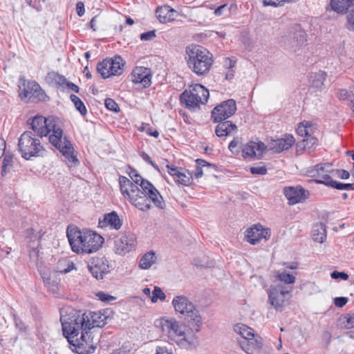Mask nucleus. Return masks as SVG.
Listing matches in <instances>:
<instances>
[{
  "label": "nucleus",
  "instance_id": "obj_62",
  "mask_svg": "<svg viewBox=\"0 0 354 354\" xmlns=\"http://www.w3.org/2000/svg\"><path fill=\"white\" fill-rule=\"evenodd\" d=\"M76 11H77V14L80 17H82V16L84 15V12H85V9H84V3L82 1H79V2L77 3V4H76Z\"/></svg>",
  "mask_w": 354,
  "mask_h": 354
},
{
  "label": "nucleus",
  "instance_id": "obj_63",
  "mask_svg": "<svg viewBox=\"0 0 354 354\" xmlns=\"http://www.w3.org/2000/svg\"><path fill=\"white\" fill-rule=\"evenodd\" d=\"M241 143V142L240 141V139L239 138H235L230 142L228 145V149H230V151L233 152L234 149H235Z\"/></svg>",
  "mask_w": 354,
  "mask_h": 354
},
{
  "label": "nucleus",
  "instance_id": "obj_11",
  "mask_svg": "<svg viewBox=\"0 0 354 354\" xmlns=\"http://www.w3.org/2000/svg\"><path fill=\"white\" fill-rule=\"evenodd\" d=\"M84 331L79 336L71 337L68 339L72 350L78 354H89L94 353L96 346L93 342V337L89 332Z\"/></svg>",
  "mask_w": 354,
  "mask_h": 354
},
{
  "label": "nucleus",
  "instance_id": "obj_46",
  "mask_svg": "<svg viewBox=\"0 0 354 354\" xmlns=\"http://www.w3.org/2000/svg\"><path fill=\"white\" fill-rule=\"evenodd\" d=\"M277 278L286 284H292L295 281V277L292 274L287 273L285 271L279 272L277 274Z\"/></svg>",
  "mask_w": 354,
  "mask_h": 354
},
{
  "label": "nucleus",
  "instance_id": "obj_59",
  "mask_svg": "<svg viewBox=\"0 0 354 354\" xmlns=\"http://www.w3.org/2000/svg\"><path fill=\"white\" fill-rule=\"evenodd\" d=\"M263 6L277 7L281 5V3H284L283 0H263Z\"/></svg>",
  "mask_w": 354,
  "mask_h": 354
},
{
  "label": "nucleus",
  "instance_id": "obj_27",
  "mask_svg": "<svg viewBox=\"0 0 354 354\" xmlns=\"http://www.w3.org/2000/svg\"><path fill=\"white\" fill-rule=\"evenodd\" d=\"M87 315H89V324L90 330L94 327H103L106 324V319L108 318L104 314L100 312H88Z\"/></svg>",
  "mask_w": 354,
  "mask_h": 354
},
{
  "label": "nucleus",
  "instance_id": "obj_24",
  "mask_svg": "<svg viewBox=\"0 0 354 354\" xmlns=\"http://www.w3.org/2000/svg\"><path fill=\"white\" fill-rule=\"evenodd\" d=\"M239 345L243 351L248 354H252L253 349L258 350L263 346V339L257 335L255 337L244 339L239 341Z\"/></svg>",
  "mask_w": 354,
  "mask_h": 354
},
{
  "label": "nucleus",
  "instance_id": "obj_28",
  "mask_svg": "<svg viewBox=\"0 0 354 354\" xmlns=\"http://www.w3.org/2000/svg\"><path fill=\"white\" fill-rule=\"evenodd\" d=\"M311 236L314 241L323 243L326 238V227L323 223H315L312 228Z\"/></svg>",
  "mask_w": 354,
  "mask_h": 354
},
{
  "label": "nucleus",
  "instance_id": "obj_40",
  "mask_svg": "<svg viewBox=\"0 0 354 354\" xmlns=\"http://www.w3.org/2000/svg\"><path fill=\"white\" fill-rule=\"evenodd\" d=\"M318 140L311 134L304 138L302 141L297 143V147L304 149H311L317 145Z\"/></svg>",
  "mask_w": 354,
  "mask_h": 354
},
{
  "label": "nucleus",
  "instance_id": "obj_12",
  "mask_svg": "<svg viewBox=\"0 0 354 354\" xmlns=\"http://www.w3.org/2000/svg\"><path fill=\"white\" fill-rule=\"evenodd\" d=\"M236 111L234 100L229 99L216 106L211 113V119L214 122H221L233 115Z\"/></svg>",
  "mask_w": 354,
  "mask_h": 354
},
{
  "label": "nucleus",
  "instance_id": "obj_4",
  "mask_svg": "<svg viewBox=\"0 0 354 354\" xmlns=\"http://www.w3.org/2000/svg\"><path fill=\"white\" fill-rule=\"evenodd\" d=\"M188 56V67L197 75L204 76L208 73L213 64L212 55L203 47L194 45L186 48Z\"/></svg>",
  "mask_w": 354,
  "mask_h": 354
},
{
  "label": "nucleus",
  "instance_id": "obj_5",
  "mask_svg": "<svg viewBox=\"0 0 354 354\" xmlns=\"http://www.w3.org/2000/svg\"><path fill=\"white\" fill-rule=\"evenodd\" d=\"M89 317L86 312L81 310L61 317L63 335L67 340L72 336H79L83 332L90 330Z\"/></svg>",
  "mask_w": 354,
  "mask_h": 354
},
{
  "label": "nucleus",
  "instance_id": "obj_57",
  "mask_svg": "<svg viewBox=\"0 0 354 354\" xmlns=\"http://www.w3.org/2000/svg\"><path fill=\"white\" fill-rule=\"evenodd\" d=\"M156 37V30H150L143 32L140 35V39L142 41H149Z\"/></svg>",
  "mask_w": 354,
  "mask_h": 354
},
{
  "label": "nucleus",
  "instance_id": "obj_13",
  "mask_svg": "<svg viewBox=\"0 0 354 354\" xmlns=\"http://www.w3.org/2000/svg\"><path fill=\"white\" fill-rule=\"evenodd\" d=\"M24 88L19 86V96L21 99L28 97L29 99L36 100L37 101L46 102L48 100V96L41 89L39 84L35 81H29L26 84L24 80Z\"/></svg>",
  "mask_w": 354,
  "mask_h": 354
},
{
  "label": "nucleus",
  "instance_id": "obj_15",
  "mask_svg": "<svg viewBox=\"0 0 354 354\" xmlns=\"http://www.w3.org/2000/svg\"><path fill=\"white\" fill-rule=\"evenodd\" d=\"M140 187H141L143 194L149 198V201H151L156 207L160 209H165L166 205L162 196L150 181L148 180H142V183H140Z\"/></svg>",
  "mask_w": 354,
  "mask_h": 354
},
{
  "label": "nucleus",
  "instance_id": "obj_32",
  "mask_svg": "<svg viewBox=\"0 0 354 354\" xmlns=\"http://www.w3.org/2000/svg\"><path fill=\"white\" fill-rule=\"evenodd\" d=\"M331 8L338 13H345L350 7L354 6V0H331Z\"/></svg>",
  "mask_w": 354,
  "mask_h": 354
},
{
  "label": "nucleus",
  "instance_id": "obj_36",
  "mask_svg": "<svg viewBox=\"0 0 354 354\" xmlns=\"http://www.w3.org/2000/svg\"><path fill=\"white\" fill-rule=\"evenodd\" d=\"M156 259V254L151 251L145 254L140 260L139 266L142 269H149Z\"/></svg>",
  "mask_w": 354,
  "mask_h": 354
},
{
  "label": "nucleus",
  "instance_id": "obj_3",
  "mask_svg": "<svg viewBox=\"0 0 354 354\" xmlns=\"http://www.w3.org/2000/svg\"><path fill=\"white\" fill-rule=\"evenodd\" d=\"M66 236L73 252L77 254H91L102 245L104 239L91 230L67 229Z\"/></svg>",
  "mask_w": 354,
  "mask_h": 354
},
{
  "label": "nucleus",
  "instance_id": "obj_56",
  "mask_svg": "<svg viewBox=\"0 0 354 354\" xmlns=\"http://www.w3.org/2000/svg\"><path fill=\"white\" fill-rule=\"evenodd\" d=\"M140 156L145 162L151 165L156 170L159 171L158 166L151 160L150 156L145 151L141 152Z\"/></svg>",
  "mask_w": 354,
  "mask_h": 354
},
{
  "label": "nucleus",
  "instance_id": "obj_51",
  "mask_svg": "<svg viewBox=\"0 0 354 354\" xmlns=\"http://www.w3.org/2000/svg\"><path fill=\"white\" fill-rule=\"evenodd\" d=\"M346 28L350 31H354V9L347 15Z\"/></svg>",
  "mask_w": 354,
  "mask_h": 354
},
{
  "label": "nucleus",
  "instance_id": "obj_55",
  "mask_svg": "<svg viewBox=\"0 0 354 354\" xmlns=\"http://www.w3.org/2000/svg\"><path fill=\"white\" fill-rule=\"evenodd\" d=\"M330 277L333 279H341L343 280H347L348 279V274L344 272H339L337 270L333 271L330 274Z\"/></svg>",
  "mask_w": 354,
  "mask_h": 354
},
{
  "label": "nucleus",
  "instance_id": "obj_2",
  "mask_svg": "<svg viewBox=\"0 0 354 354\" xmlns=\"http://www.w3.org/2000/svg\"><path fill=\"white\" fill-rule=\"evenodd\" d=\"M160 324L162 331L181 348L194 350L199 346V331H196L195 324L186 325L174 318L162 319Z\"/></svg>",
  "mask_w": 354,
  "mask_h": 354
},
{
  "label": "nucleus",
  "instance_id": "obj_60",
  "mask_svg": "<svg viewBox=\"0 0 354 354\" xmlns=\"http://www.w3.org/2000/svg\"><path fill=\"white\" fill-rule=\"evenodd\" d=\"M64 88L74 91L75 93H79L80 88L73 82H68L66 79V83H64Z\"/></svg>",
  "mask_w": 354,
  "mask_h": 354
},
{
  "label": "nucleus",
  "instance_id": "obj_21",
  "mask_svg": "<svg viewBox=\"0 0 354 354\" xmlns=\"http://www.w3.org/2000/svg\"><path fill=\"white\" fill-rule=\"evenodd\" d=\"M45 232L39 231L35 232L33 228H28L26 230V237L28 240V247L30 248V255L38 257L40 240Z\"/></svg>",
  "mask_w": 354,
  "mask_h": 354
},
{
  "label": "nucleus",
  "instance_id": "obj_58",
  "mask_svg": "<svg viewBox=\"0 0 354 354\" xmlns=\"http://www.w3.org/2000/svg\"><path fill=\"white\" fill-rule=\"evenodd\" d=\"M348 299L344 297H335L334 299V304L337 307L342 308L348 302Z\"/></svg>",
  "mask_w": 354,
  "mask_h": 354
},
{
  "label": "nucleus",
  "instance_id": "obj_22",
  "mask_svg": "<svg viewBox=\"0 0 354 354\" xmlns=\"http://www.w3.org/2000/svg\"><path fill=\"white\" fill-rule=\"evenodd\" d=\"M156 15L160 23L166 24L174 21L178 12L170 6L164 5L156 9Z\"/></svg>",
  "mask_w": 354,
  "mask_h": 354
},
{
  "label": "nucleus",
  "instance_id": "obj_9",
  "mask_svg": "<svg viewBox=\"0 0 354 354\" xmlns=\"http://www.w3.org/2000/svg\"><path fill=\"white\" fill-rule=\"evenodd\" d=\"M306 41L307 34L299 24L290 27L281 39L285 48L293 52H296L302 47Z\"/></svg>",
  "mask_w": 354,
  "mask_h": 354
},
{
  "label": "nucleus",
  "instance_id": "obj_33",
  "mask_svg": "<svg viewBox=\"0 0 354 354\" xmlns=\"http://www.w3.org/2000/svg\"><path fill=\"white\" fill-rule=\"evenodd\" d=\"M261 225L260 224L255 225L254 227H250L246 231L245 238L248 242L252 245L257 244L261 241L259 234L261 232Z\"/></svg>",
  "mask_w": 354,
  "mask_h": 354
},
{
  "label": "nucleus",
  "instance_id": "obj_7",
  "mask_svg": "<svg viewBox=\"0 0 354 354\" xmlns=\"http://www.w3.org/2000/svg\"><path fill=\"white\" fill-rule=\"evenodd\" d=\"M209 91L201 84H195L185 89L180 95V104L190 111L199 110L209 99Z\"/></svg>",
  "mask_w": 354,
  "mask_h": 354
},
{
  "label": "nucleus",
  "instance_id": "obj_25",
  "mask_svg": "<svg viewBox=\"0 0 354 354\" xmlns=\"http://www.w3.org/2000/svg\"><path fill=\"white\" fill-rule=\"evenodd\" d=\"M295 140L292 135L287 134L283 138H279L273 140L272 149L274 152L280 153L284 150L288 149L295 143Z\"/></svg>",
  "mask_w": 354,
  "mask_h": 354
},
{
  "label": "nucleus",
  "instance_id": "obj_50",
  "mask_svg": "<svg viewBox=\"0 0 354 354\" xmlns=\"http://www.w3.org/2000/svg\"><path fill=\"white\" fill-rule=\"evenodd\" d=\"M309 129H310V127H308V125H305L302 122L298 125V127L297 129V133L299 136L306 138L308 136L310 135Z\"/></svg>",
  "mask_w": 354,
  "mask_h": 354
},
{
  "label": "nucleus",
  "instance_id": "obj_43",
  "mask_svg": "<svg viewBox=\"0 0 354 354\" xmlns=\"http://www.w3.org/2000/svg\"><path fill=\"white\" fill-rule=\"evenodd\" d=\"M255 148L256 142H251L245 145L242 149L243 158H246L248 157H254L256 156Z\"/></svg>",
  "mask_w": 354,
  "mask_h": 354
},
{
  "label": "nucleus",
  "instance_id": "obj_6",
  "mask_svg": "<svg viewBox=\"0 0 354 354\" xmlns=\"http://www.w3.org/2000/svg\"><path fill=\"white\" fill-rule=\"evenodd\" d=\"M176 313L185 317L189 324L196 325V331H200L203 324L202 317L195 305L185 295L175 296L171 301Z\"/></svg>",
  "mask_w": 354,
  "mask_h": 354
},
{
  "label": "nucleus",
  "instance_id": "obj_53",
  "mask_svg": "<svg viewBox=\"0 0 354 354\" xmlns=\"http://www.w3.org/2000/svg\"><path fill=\"white\" fill-rule=\"evenodd\" d=\"M96 296L98 297V299L104 302L109 303L111 301H113L115 299V297L113 296H111L109 295L108 293H105L104 292H98L96 294Z\"/></svg>",
  "mask_w": 354,
  "mask_h": 354
},
{
  "label": "nucleus",
  "instance_id": "obj_8",
  "mask_svg": "<svg viewBox=\"0 0 354 354\" xmlns=\"http://www.w3.org/2000/svg\"><path fill=\"white\" fill-rule=\"evenodd\" d=\"M18 149L26 160L32 157L42 156L45 151L40 140L34 137L32 131L24 132L18 140Z\"/></svg>",
  "mask_w": 354,
  "mask_h": 354
},
{
  "label": "nucleus",
  "instance_id": "obj_35",
  "mask_svg": "<svg viewBox=\"0 0 354 354\" xmlns=\"http://www.w3.org/2000/svg\"><path fill=\"white\" fill-rule=\"evenodd\" d=\"M46 81L49 84H55L57 87L64 88V83H66V77L59 75L55 71L49 72L46 77Z\"/></svg>",
  "mask_w": 354,
  "mask_h": 354
},
{
  "label": "nucleus",
  "instance_id": "obj_64",
  "mask_svg": "<svg viewBox=\"0 0 354 354\" xmlns=\"http://www.w3.org/2000/svg\"><path fill=\"white\" fill-rule=\"evenodd\" d=\"M346 326L347 328H354V314L348 315Z\"/></svg>",
  "mask_w": 354,
  "mask_h": 354
},
{
  "label": "nucleus",
  "instance_id": "obj_10",
  "mask_svg": "<svg viewBox=\"0 0 354 354\" xmlns=\"http://www.w3.org/2000/svg\"><path fill=\"white\" fill-rule=\"evenodd\" d=\"M292 290H288L284 285L271 286L268 291V303L277 311H282L286 301L291 297Z\"/></svg>",
  "mask_w": 354,
  "mask_h": 354
},
{
  "label": "nucleus",
  "instance_id": "obj_42",
  "mask_svg": "<svg viewBox=\"0 0 354 354\" xmlns=\"http://www.w3.org/2000/svg\"><path fill=\"white\" fill-rule=\"evenodd\" d=\"M13 156L6 153L3 160V165L1 168V175L5 176L12 167Z\"/></svg>",
  "mask_w": 354,
  "mask_h": 354
},
{
  "label": "nucleus",
  "instance_id": "obj_44",
  "mask_svg": "<svg viewBox=\"0 0 354 354\" xmlns=\"http://www.w3.org/2000/svg\"><path fill=\"white\" fill-rule=\"evenodd\" d=\"M329 187L338 190H354V183H343L334 180L330 182Z\"/></svg>",
  "mask_w": 354,
  "mask_h": 354
},
{
  "label": "nucleus",
  "instance_id": "obj_39",
  "mask_svg": "<svg viewBox=\"0 0 354 354\" xmlns=\"http://www.w3.org/2000/svg\"><path fill=\"white\" fill-rule=\"evenodd\" d=\"M109 63V59L106 58L100 62L97 65V71L103 79L110 77Z\"/></svg>",
  "mask_w": 354,
  "mask_h": 354
},
{
  "label": "nucleus",
  "instance_id": "obj_18",
  "mask_svg": "<svg viewBox=\"0 0 354 354\" xmlns=\"http://www.w3.org/2000/svg\"><path fill=\"white\" fill-rule=\"evenodd\" d=\"M120 188L122 194L124 198H128L131 202V197L132 192H135L133 195H136V198L142 197L144 196L142 190L138 187L134 185L128 178L121 176L119 178Z\"/></svg>",
  "mask_w": 354,
  "mask_h": 354
},
{
  "label": "nucleus",
  "instance_id": "obj_34",
  "mask_svg": "<svg viewBox=\"0 0 354 354\" xmlns=\"http://www.w3.org/2000/svg\"><path fill=\"white\" fill-rule=\"evenodd\" d=\"M234 331L240 335L242 339H250L251 337H255L256 336L254 334V330L250 327L243 324H237L234 327Z\"/></svg>",
  "mask_w": 354,
  "mask_h": 354
},
{
  "label": "nucleus",
  "instance_id": "obj_61",
  "mask_svg": "<svg viewBox=\"0 0 354 354\" xmlns=\"http://www.w3.org/2000/svg\"><path fill=\"white\" fill-rule=\"evenodd\" d=\"M155 354H173L171 350H169L166 346H157Z\"/></svg>",
  "mask_w": 354,
  "mask_h": 354
},
{
  "label": "nucleus",
  "instance_id": "obj_29",
  "mask_svg": "<svg viewBox=\"0 0 354 354\" xmlns=\"http://www.w3.org/2000/svg\"><path fill=\"white\" fill-rule=\"evenodd\" d=\"M326 73L322 71L310 73L309 76V82L311 86L317 89H322L324 86V82L326 80Z\"/></svg>",
  "mask_w": 354,
  "mask_h": 354
},
{
  "label": "nucleus",
  "instance_id": "obj_20",
  "mask_svg": "<svg viewBox=\"0 0 354 354\" xmlns=\"http://www.w3.org/2000/svg\"><path fill=\"white\" fill-rule=\"evenodd\" d=\"M283 194L290 205H295L307 198L308 192L300 186L286 187L283 189Z\"/></svg>",
  "mask_w": 354,
  "mask_h": 354
},
{
  "label": "nucleus",
  "instance_id": "obj_38",
  "mask_svg": "<svg viewBox=\"0 0 354 354\" xmlns=\"http://www.w3.org/2000/svg\"><path fill=\"white\" fill-rule=\"evenodd\" d=\"M196 162L197 164V166H196L195 171L194 173V176L196 178H199L203 176V167H213V168L216 169L215 165L209 163L203 159L198 158L196 160Z\"/></svg>",
  "mask_w": 354,
  "mask_h": 354
},
{
  "label": "nucleus",
  "instance_id": "obj_48",
  "mask_svg": "<svg viewBox=\"0 0 354 354\" xmlns=\"http://www.w3.org/2000/svg\"><path fill=\"white\" fill-rule=\"evenodd\" d=\"M43 281L46 286L52 292H55L58 290V283L55 280H51L49 277H43Z\"/></svg>",
  "mask_w": 354,
  "mask_h": 354
},
{
  "label": "nucleus",
  "instance_id": "obj_47",
  "mask_svg": "<svg viewBox=\"0 0 354 354\" xmlns=\"http://www.w3.org/2000/svg\"><path fill=\"white\" fill-rule=\"evenodd\" d=\"M129 176L132 180V183L136 185H140V183H142V180H146L143 178L136 170L135 169L130 168V171L129 172Z\"/></svg>",
  "mask_w": 354,
  "mask_h": 354
},
{
  "label": "nucleus",
  "instance_id": "obj_49",
  "mask_svg": "<svg viewBox=\"0 0 354 354\" xmlns=\"http://www.w3.org/2000/svg\"><path fill=\"white\" fill-rule=\"evenodd\" d=\"M104 105L107 109L115 113H118L120 111L118 104L111 98H106L104 101Z\"/></svg>",
  "mask_w": 354,
  "mask_h": 354
},
{
  "label": "nucleus",
  "instance_id": "obj_23",
  "mask_svg": "<svg viewBox=\"0 0 354 354\" xmlns=\"http://www.w3.org/2000/svg\"><path fill=\"white\" fill-rule=\"evenodd\" d=\"M122 225V221L116 212L113 211L104 216L103 220L99 221L100 227H109L111 229L119 230Z\"/></svg>",
  "mask_w": 354,
  "mask_h": 354
},
{
  "label": "nucleus",
  "instance_id": "obj_17",
  "mask_svg": "<svg viewBox=\"0 0 354 354\" xmlns=\"http://www.w3.org/2000/svg\"><path fill=\"white\" fill-rule=\"evenodd\" d=\"M88 268L93 277L98 280L110 272L108 261L104 257L93 259Z\"/></svg>",
  "mask_w": 354,
  "mask_h": 354
},
{
  "label": "nucleus",
  "instance_id": "obj_19",
  "mask_svg": "<svg viewBox=\"0 0 354 354\" xmlns=\"http://www.w3.org/2000/svg\"><path fill=\"white\" fill-rule=\"evenodd\" d=\"M151 69L146 67H136L131 73L132 82L135 84H141L144 88H147L151 85Z\"/></svg>",
  "mask_w": 354,
  "mask_h": 354
},
{
  "label": "nucleus",
  "instance_id": "obj_37",
  "mask_svg": "<svg viewBox=\"0 0 354 354\" xmlns=\"http://www.w3.org/2000/svg\"><path fill=\"white\" fill-rule=\"evenodd\" d=\"M176 183L181 184L184 186H189L192 184L193 180L192 174L187 169L181 170L179 175L176 178H174Z\"/></svg>",
  "mask_w": 354,
  "mask_h": 354
},
{
  "label": "nucleus",
  "instance_id": "obj_30",
  "mask_svg": "<svg viewBox=\"0 0 354 354\" xmlns=\"http://www.w3.org/2000/svg\"><path fill=\"white\" fill-rule=\"evenodd\" d=\"M110 76L120 75L122 73L124 62L120 56L115 55L113 58L109 59Z\"/></svg>",
  "mask_w": 354,
  "mask_h": 354
},
{
  "label": "nucleus",
  "instance_id": "obj_14",
  "mask_svg": "<svg viewBox=\"0 0 354 354\" xmlns=\"http://www.w3.org/2000/svg\"><path fill=\"white\" fill-rule=\"evenodd\" d=\"M136 246V237L134 234L127 232L116 238L114 241L115 252L119 255L124 256L126 254L135 250Z\"/></svg>",
  "mask_w": 354,
  "mask_h": 354
},
{
  "label": "nucleus",
  "instance_id": "obj_26",
  "mask_svg": "<svg viewBox=\"0 0 354 354\" xmlns=\"http://www.w3.org/2000/svg\"><path fill=\"white\" fill-rule=\"evenodd\" d=\"M218 123L215 129V133L219 138L228 136L232 132L237 131V126L232 121L225 120L218 122Z\"/></svg>",
  "mask_w": 354,
  "mask_h": 354
},
{
  "label": "nucleus",
  "instance_id": "obj_52",
  "mask_svg": "<svg viewBox=\"0 0 354 354\" xmlns=\"http://www.w3.org/2000/svg\"><path fill=\"white\" fill-rule=\"evenodd\" d=\"M166 167L167 168L168 173L176 178L180 174L181 170H183L182 167H178L172 165H167Z\"/></svg>",
  "mask_w": 354,
  "mask_h": 354
},
{
  "label": "nucleus",
  "instance_id": "obj_16",
  "mask_svg": "<svg viewBox=\"0 0 354 354\" xmlns=\"http://www.w3.org/2000/svg\"><path fill=\"white\" fill-rule=\"evenodd\" d=\"M311 172L313 173L312 176L316 178L315 182L317 184H323L329 187L330 182L333 180L330 174L334 173L335 170L331 168L330 163L317 164L314 166Z\"/></svg>",
  "mask_w": 354,
  "mask_h": 354
},
{
  "label": "nucleus",
  "instance_id": "obj_1",
  "mask_svg": "<svg viewBox=\"0 0 354 354\" xmlns=\"http://www.w3.org/2000/svg\"><path fill=\"white\" fill-rule=\"evenodd\" d=\"M30 125L33 131L40 137L46 136L52 131L53 134L49 136L50 142L69 162L74 164L79 163L78 159L74 154V148L71 141L66 137H63V130L53 124L50 118H46L37 115L32 119Z\"/></svg>",
  "mask_w": 354,
  "mask_h": 354
},
{
  "label": "nucleus",
  "instance_id": "obj_41",
  "mask_svg": "<svg viewBox=\"0 0 354 354\" xmlns=\"http://www.w3.org/2000/svg\"><path fill=\"white\" fill-rule=\"evenodd\" d=\"M71 100L73 102L76 109L79 111V112L82 115H85L87 113V109L83 103V102L80 100L79 97L75 95V94H71L70 95Z\"/></svg>",
  "mask_w": 354,
  "mask_h": 354
},
{
  "label": "nucleus",
  "instance_id": "obj_31",
  "mask_svg": "<svg viewBox=\"0 0 354 354\" xmlns=\"http://www.w3.org/2000/svg\"><path fill=\"white\" fill-rule=\"evenodd\" d=\"M133 192H132V194H133ZM136 195H131V203L134 205L136 208L139 209L141 211L145 212L151 208V205L149 198L145 196V195L142 197L136 198Z\"/></svg>",
  "mask_w": 354,
  "mask_h": 354
},
{
  "label": "nucleus",
  "instance_id": "obj_45",
  "mask_svg": "<svg viewBox=\"0 0 354 354\" xmlns=\"http://www.w3.org/2000/svg\"><path fill=\"white\" fill-rule=\"evenodd\" d=\"M166 295L160 287L155 286L152 292V296L151 301L152 303H156L158 299L160 301H165Z\"/></svg>",
  "mask_w": 354,
  "mask_h": 354
},
{
  "label": "nucleus",
  "instance_id": "obj_54",
  "mask_svg": "<svg viewBox=\"0 0 354 354\" xmlns=\"http://www.w3.org/2000/svg\"><path fill=\"white\" fill-rule=\"evenodd\" d=\"M252 174L266 175L267 174V168L266 166L252 167L250 168Z\"/></svg>",
  "mask_w": 354,
  "mask_h": 354
}]
</instances>
